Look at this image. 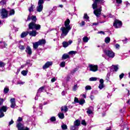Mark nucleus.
Here are the masks:
<instances>
[{
  "label": "nucleus",
  "instance_id": "1",
  "mask_svg": "<svg viewBox=\"0 0 130 130\" xmlns=\"http://www.w3.org/2000/svg\"><path fill=\"white\" fill-rule=\"evenodd\" d=\"M31 20V22L28 24V28L30 29H36V30H40V28H41V26L39 24H36V21H37V18L36 16L32 15L31 13H30L28 16L27 20H26V22H28V21H30Z\"/></svg>",
  "mask_w": 130,
  "mask_h": 130
},
{
  "label": "nucleus",
  "instance_id": "2",
  "mask_svg": "<svg viewBox=\"0 0 130 130\" xmlns=\"http://www.w3.org/2000/svg\"><path fill=\"white\" fill-rule=\"evenodd\" d=\"M70 23H71V20L69 19H68L67 20L65 21L64 23V26L60 28V30L61 31L62 33L61 35L60 38H64L68 35L69 32L72 27L70 25Z\"/></svg>",
  "mask_w": 130,
  "mask_h": 130
},
{
  "label": "nucleus",
  "instance_id": "3",
  "mask_svg": "<svg viewBox=\"0 0 130 130\" xmlns=\"http://www.w3.org/2000/svg\"><path fill=\"white\" fill-rule=\"evenodd\" d=\"M104 53H105L107 56L109 58H113L115 56V53L112 51V50H104Z\"/></svg>",
  "mask_w": 130,
  "mask_h": 130
},
{
  "label": "nucleus",
  "instance_id": "4",
  "mask_svg": "<svg viewBox=\"0 0 130 130\" xmlns=\"http://www.w3.org/2000/svg\"><path fill=\"white\" fill-rule=\"evenodd\" d=\"M81 124V121L79 119L76 120L74 122V125L71 126V130H78L79 125Z\"/></svg>",
  "mask_w": 130,
  "mask_h": 130
},
{
  "label": "nucleus",
  "instance_id": "5",
  "mask_svg": "<svg viewBox=\"0 0 130 130\" xmlns=\"http://www.w3.org/2000/svg\"><path fill=\"white\" fill-rule=\"evenodd\" d=\"M43 4H44V0H39L38 6L37 7V11L39 13L42 12V10H43Z\"/></svg>",
  "mask_w": 130,
  "mask_h": 130
},
{
  "label": "nucleus",
  "instance_id": "6",
  "mask_svg": "<svg viewBox=\"0 0 130 130\" xmlns=\"http://www.w3.org/2000/svg\"><path fill=\"white\" fill-rule=\"evenodd\" d=\"M93 1V3L92 4V8L93 10H95L98 8V4L101 5H103L104 4V0H92Z\"/></svg>",
  "mask_w": 130,
  "mask_h": 130
},
{
  "label": "nucleus",
  "instance_id": "7",
  "mask_svg": "<svg viewBox=\"0 0 130 130\" xmlns=\"http://www.w3.org/2000/svg\"><path fill=\"white\" fill-rule=\"evenodd\" d=\"M16 127H17L18 130H29V128L24 127V124L21 122H16Z\"/></svg>",
  "mask_w": 130,
  "mask_h": 130
},
{
  "label": "nucleus",
  "instance_id": "8",
  "mask_svg": "<svg viewBox=\"0 0 130 130\" xmlns=\"http://www.w3.org/2000/svg\"><path fill=\"white\" fill-rule=\"evenodd\" d=\"M0 15L2 19L8 18V11L5 9L0 10Z\"/></svg>",
  "mask_w": 130,
  "mask_h": 130
},
{
  "label": "nucleus",
  "instance_id": "9",
  "mask_svg": "<svg viewBox=\"0 0 130 130\" xmlns=\"http://www.w3.org/2000/svg\"><path fill=\"white\" fill-rule=\"evenodd\" d=\"M102 11V7L100 6L99 8L94 10L93 11V13L97 17V18H99L100 15H101V12Z\"/></svg>",
  "mask_w": 130,
  "mask_h": 130
},
{
  "label": "nucleus",
  "instance_id": "10",
  "mask_svg": "<svg viewBox=\"0 0 130 130\" xmlns=\"http://www.w3.org/2000/svg\"><path fill=\"white\" fill-rule=\"evenodd\" d=\"M113 26L114 27H115V28H116L117 29L118 28H120V27L122 26V23L121 22V21L116 19L114 21Z\"/></svg>",
  "mask_w": 130,
  "mask_h": 130
},
{
  "label": "nucleus",
  "instance_id": "11",
  "mask_svg": "<svg viewBox=\"0 0 130 130\" xmlns=\"http://www.w3.org/2000/svg\"><path fill=\"white\" fill-rule=\"evenodd\" d=\"M89 71L90 72H97L98 71V66L94 64H89Z\"/></svg>",
  "mask_w": 130,
  "mask_h": 130
},
{
  "label": "nucleus",
  "instance_id": "12",
  "mask_svg": "<svg viewBox=\"0 0 130 130\" xmlns=\"http://www.w3.org/2000/svg\"><path fill=\"white\" fill-rule=\"evenodd\" d=\"M44 90V87L42 86L41 87H40L38 90V92L37 93V95L35 97V100H37V99H38V96H40V93H42V92H43V91Z\"/></svg>",
  "mask_w": 130,
  "mask_h": 130
},
{
  "label": "nucleus",
  "instance_id": "13",
  "mask_svg": "<svg viewBox=\"0 0 130 130\" xmlns=\"http://www.w3.org/2000/svg\"><path fill=\"white\" fill-rule=\"evenodd\" d=\"M11 108H15L16 107V99L15 98H11L10 100Z\"/></svg>",
  "mask_w": 130,
  "mask_h": 130
},
{
  "label": "nucleus",
  "instance_id": "14",
  "mask_svg": "<svg viewBox=\"0 0 130 130\" xmlns=\"http://www.w3.org/2000/svg\"><path fill=\"white\" fill-rule=\"evenodd\" d=\"M71 43H73V41L72 40H70L68 42L64 41L62 42L63 47H64V48L68 47L69 45H71Z\"/></svg>",
  "mask_w": 130,
  "mask_h": 130
},
{
  "label": "nucleus",
  "instance_id": "15",
  "mask_svg": "<svg viewBox=\"0 0 130 130\" xmlns=\"http://www.w3.org/2000/svg\"><path fill=\"white\" fill-rule=\"evenodd\" d=\"M50 66H52V62L48 61L43 66V70H46V69H48V68L50 67Z\"/></svg>",
  "mask_w": 130,
  "mask_h": 130
},
{
  "label": "nucleus",
  "instance_id": "16",
  "mask_svg": "<svg viewBox=\"0 0 130 130\" xmlns=\"http://www.w3.org/2000/svg\"><path fill=\"white\" fill-rule=\"evenodd\" d=\"M94 108L92 107H90L87 109L86 113L88 115H90L91 114H93V110Z\"/></svg>",
  "mask_w": 130,
  "mask_h": 130
},
{
  "label": "nucleus",
  "instance_id": "17",
  "mask_svg": "<svg viewBox=\"0 0 130 130\" xmlns=\"http://www.w3.org/2000/svg\"><path fill=\"white\" fill-rule=\"evenodd\" d=\"M25 52L26 53L29 54V55H31V54H32V50L31 49V48H30V46H27L25 50Z\"/></svg>",
  "mask_w": 130,
  "mask_h": 130
},
{
  "label": "nucleus",
  "instance_id": "18",
  "mask_svg": "<svg viewBox=\"0 0 130 130\" xmlns=\"http://www.w3.org/2000/svg\"><path fill=\"white\" fill-rule=\"evenodd\" d=\"M28 34L30 36L35 37L37 35V32L35 30H32L28 32Z\"/></svg>",
  "mask_w": 130,
  "mask_h": 130
},
{
  "label": "nucleus",
  "instance_id": "19",
  "mask_svg": "<svg viewBox=\"0 0 130 130\" xmlns=\"http://www.w3.org/2000/svg\"><path fill=\"white\" fill-rule=\"evenodd\" d=\"M38 43H39V45H44L46 43V41L44 39L40 40Z\"/></svg>",
  "mask_w": 130,
  "mask_h": 130
},
{
  "label": "nucleus",
  "instance_id": "20",
  "mask_svg": "<svg viewBox=\"0 0 130 130\" xmlns=\"http://www.w3.org/2000/svg\"><path fill=\"white\" fill-rule=\"evenodd\" d=\"M7 110H8V107L6 106H3L0 109V111L3 112H7Z\"/></svg>",
  "mask_w": 130,
  "mask_h": 130
},
{
  "label": "nucleus",
  "instance_id": "21",
  "mask_svg": "<svg viewBox=\"0 0 130 130\" xmlns=\"http://www.w3.org/2000/svg\"><path fill=\"white\" fill-rule=\"evenodd\" d=\"M68 110H69V109L68 108V107L67 106H62L61 108V111H64V112H68Z\"/></svg>",
  "mask_w": 130,
  "mask_h": 130
},
{
  "label": "nucleus",
  "instance_id": "22",
  "mask_svg": "<svg viewBox=\"0 0 130 130\" xmlns=\"http://www.w3.org/2000/svg\"><path fill=\"white\" fill-rule=\"evenodd\" d=\"M29 34L28 31H23L20 35L21 38H24L27 35Z\"/></svg>",
  "mask_w": 130,
  "mask_h": 130
},
{
  "label": "nucleus",
  "instance_id": "23",
  "mask_svg": "<svg viewBox=\"0 0 130 130\" xmlns=\"http://www.w3.org/2000/svg\"><path fill=\"white\" fill-rule=\"evenodd\" d=\"M8 46V45L5 42H1V48H6Z\"/></svg>",
  "mask_w": 130,
  "mask_h": 130
},
{
  "label": "nucleus",
  "instance_id": "24",
  "mask_svg": "<svg viewBox=\"0 0 130 130\" xmlns=\"http://www.w3.org/2000/svg\"><path fill=\"white\" fill-rule=\"evenodd\" d=\"M58 116L60 119H63L64 118V114L63 113H59Z\"/></svg>",
  "mask_w": 130,
  "mask_h": 130
},
{
  "label": "nucleus",
  "instance_id": "25",
  "mask_svg": "<svg viewBox=\"0 0 130 130\" xmlns=\"http://www.w3.org/2000/svg\"><path fill=\"white\" fill-rule=\"evenodd\" d=\"M67 58H70V55L68 54H64L62 56V59H67Z\"/></svg>",
  "mask_w": 130,
  "mask_h": 130
},
{
  "label": "nucleus",
  "instance_id": "26",
  "mask_svg": "<svg viewBox=\"0 0 130 130\" xmlns=\"http://www.w3.org/2000/svg\"><path fill=\"white\" fill-rule=\"evenodd\" d=\"M38 46H39L38 42L33 43V47L35 49H37V48H38Z\"/></svg>",
  "mask_w": 130,
  "mask_h": 130
},
{
  "label": "nucleus",
  "instance_id": "27",
  "mask_svg": "<svg viewBox=\"0 0 130 130\" xmlns=\"http://www.w3.org/2000/svg\"><path fill=\"white\" fill-rule=\"evenodd\" d=\"M34 8H35V7L34 6V5H31L30 7L28 9V11L30 13H31V12H33L34 10Z\"/></svg>",
  "mask_w": 130,
  "mask_h": 130
},
{
  "label": "nucleus",
  "instance_id": "28",
  "mask_svg": "<svg viewBox=\"0 0 130 130\" xmlns=\"http://www.w3.org/2000/svg\"><path fill=\"white\" fill-rule=\"evenodd\" d=\"M18 48L20 49V50H24V49H25V46L21 44H19Z\"/></svg>",
  "mask_w": 130,
  "mask_h": 130
},
{
  "label": "nucleus",
  "instance_id": "29",
  "mask_svg": "<svg viewBox=\"0 0 130 130\" xmlns=\"http://www.w3.org/2000/svg\"><path fill=\"white\" fill-rule=\"evenodd\" d=\"M82 40L83 42L86 43L87 42H88V41H89V39L87 37H84L83 38Z\"/></svg>",
  "mask_w": 130,
  "mask_h": 130
},
{
  "label": "nucleus",
  "instance_id": "30",
  "mask_svg": "<svg viewBox=\"0 0 130 130\" xmlns=\"http://www.w3.org/2000/svg\"><path fill=\"white\" fill-rule=\"evenodd\" d=\"M110 40H111V39L109 37H106L105 39V43L108 44V43H109V42H110Z\"/></svg>",
  "mask_w": 130,
  "mask_h": 130
},
{
  "label": "nucleus",
  "instance_id": "31",
  "mask_svg": "<svg viewBox=\"0 0 130 130\" xmlns=\"http://www.w3.org/2000/svg\"><path fill=\"white\" fill-rule=\"evenodd\" d=\"M9 15V16H13V15H15V10L14 9L11 10Z\"/></svg>",
  "mask_w": 130,
  "mask_h": 130
},
{
  "label": "nucleus",
  "instance_id": "32",
  "mask_svg": "<svg viewBox=\"0 0 130 130\" xmlns=\"http://www.w3.org/2000/svg\"><path fill=\"white\" fill-rule=\"evenodd\" d=\"M110 73H108L107 74L106 77V80L107 81V82H108L110 80Z\"/></svg>",
  "mask_w": 130,
  "mask_h": 130
},
{
  "label": "nucleus",
  "instance_id": "33",
  "mask_svg": "<svg viewBox=\"0 0 130 130\" xmlns=\"http://www.w3.org/2000/svg\"><path fill=\"white\" fill-rule=\"evenodd\" d=\"M61 127L63 130L68 129V126L64 124L61 125Z\"/></svg>",
  "mask_w": 130,
  "mask_h": 130
},
{
  "label": "nucleus",
  "instance_id": "34",
  "mask_svg": "<svg viewBox=\"0 0 130 130\" xmlns=\"http://www.w3.org/2000/svg\"><path fill=\"white\" fill-rule=\"evenodd\" d=\"M27 74H28V71L23 70L21 72V74L23 76H27Z\"/></svg>",
  "mask_w": 130,
  "mask_h": 130
},
{
  "label": "nucleus",
  "instance_id": "35",
  "mask_svg": "<svg viewBox=\"0 0 130 130\" xmlns=\"http://www.w3.org/2000/svg\"><path fill=\"white\" fill-rule=\"evenodd\" d=\"M85 89L86 91H88V90H92V87L90 85H87L85 86Z\"/></svg>",
  "mask_w": 130,
  "mask_h": 130
},
{
  "label": "nucleus",
  "instance_id": "36",
  "mask_svg": "<svg viewBox=\"0 0 130 130\" xmlns=\"http://www.w3.org/2000/svg\"><path fill=\"white\" fill-rule=\"evenodd\" d=\"M60 67H61V68H64L66 67V62L62 61L60 64Z\"/></svg>",
  "mask_w": 130,
  "mask_h": 130
},
{
  "label": "nucleus",
  "instance_id": "37",
  "mask_svg": "<svg viewBox=\"0 0 130 130\" xmlns=\"http://www.w3.org/2000/svg\"><path fill=\"white\" fill-rule=\"evenodd\" d=\"M89 81L90 82L97 81V78H96V77H91L90 78H89Z\"/></svg>",
  "mask_w": 130,
  "mask_h": 130
},
{
  "label": "nucleus",
  "instance_id": "38",
  "mask_svg": "<svg viewBox=\"0 0 130 130\" xmlns=\"http://www.w3.org/2000/svg\"><path fill=\"white\" fill-rule=\"evenodd\" d=\"M80 105H83L85 103V100L84 99H81L79 102Z\"/></svg>",
  "mask_w": 130,
  "mask_h": 130
},
{
  "label": "nucleus",
  "instance_id": "39",
  "mask_svg": "<svg viewBox=\"0 0 130 130\" xmlns=\"http://www.w3.org/2000/svg\"><path fill=\"white\" fill-rule=\"evenodd\" d=\"M83 18L86 20H89V16H88L87 13L84 14Z\"/></svg>",
  "mask_w": 130,
  "mask_h": 130
},
{
  "label": "nucleus",
  "instance_id": "40",
  "mask_svg": "<svg viewBox=\"0 0 130 130\" xmlns=\"http://www.w3.org/2000/svg\"><path fill=\"white\" fill-rule=\"evenodd\" d=\"M99 89H100V90L103 89V88H104V84H100L99 86Z\"/></svg>",
  "mask_w": 130,
  "mask_h": 130
},
{
  "label": "nucleus",
  "instance_id": "41",
  "mask_svg": "<svg viewBox=\"0 0 130 130\" xmlns=\"http://www.w3.org/2000/svg\"><path fill=\"white\" fill-rule=\"evenodd\" d=\"M5 116V114L3 112H2V111H0V118H2V117H4Z\"/></svg>",
  "mask_w": 130,
  "mask_h": 130
},
{
  "label": "nucleus",
  "instance_id": "42",
  "mask_svg": "<svg viewBox=\"0 0 130 130\" xmlns=\"http://www.w3.org/2000/svg\"><path fill=\"white\" fill-rule=\"evenodd\" d=\"M76 53H77V52L74 51H71L68 53L69 54H72V55H74V54L75 55L76 54Z\"/></svg>",
  "mask_w": 130,
  "mask_h": 130
},
{
  "label": "nucleus",
  "instance_id": "43",
  "mask_svg": "<svg viewBox=\"0 0 130 130\" xmlns=\"http://www.w3.org/2000/svg\"><path fill=\"white\" fill-rule=\"evenodd\" d=\"M113 69L114 70L115 72H117V70H118V66H114Z\"/></svg>",
  "mask_w": 130,
  "mask_h": 130
},
{
  "label": "nucleus",
  "instance_id": "44",
  "mask_svg": "<svg viewBox=\"0 0 130 130\" xmlns=\"http://www.w3.org/2000/svg\"><path fill=\"white\" fill-rule=\"evenodd\" d=\"M5 66H6V63H5L4 62H0V68H3V67Z\"/></svg>",
  "mask_w": 130,
  "mask_h": 130
},
{
  "label": "nucleus",
  "instance_id": "45",
  "mask_svg": "<svg viewBox=\"0 0 130 130\" xmlns=\"http://www.w3.org/2000/svg\"><path fill=\"white\" fill-rule=\"evenodd\" d=\"M9 90V88L5 87L4 88V93H8Z\"/></svg>",
  "mask_w": 130,
  "mask_h": 130
},
{
  "label": "nucleus",
  "instance_id": "46",
  "mask_svg": "<svg viewBox=\"0 0 130 130\" xmlns=\"http://www.w3.org/2000/svg\"><path fill=\"white\" fill-rule=\"evenodd\" d=\"M23 120V119L22 118V117H18V119L17 120L16 122H21V121H22Z\"/></svg>",
  "mask_w": 130,
  "mask_h": 130
},
{
  "label": "nucleus",
  "instance_id": "47",
  "mask_svg": "<svg viewBox=\"0 0 130 130\" xmlns=\"http://www.w3.org/2000/svg\"><path fill=\"white\" fill-rule=\"evenodd\" d=\"M77 89H78V84H75L73 87V91H76Z\"/></svg>",
  "mask_w": 130,
  "mask_h": 130
},
{
  "label": "nucleus",
  "instance_id": "48",
  "mask_svg": "<svg viewBox=\"0 0 130 130\" xmlns=\"http://www.w3.org/2000/svg\"><path fill=\"white\" fill-rule=\"evenodd\" d=\"M50 120H51V121H55V120H56V119H55V117H51L50 119Z\"/></svg>",
  "mask_w": 130,
  "mask_h": 130
},
{
  "label": "nucleus",
  "instance_id": "49",
  "mask_svg": "<svg viewBox=\"0 0 130 130\" xmlns=\"http://www.w3.org/2000/svg\"><path fill=\"white\" fill-rule=\"evenodd\" d=\"M79 102L80 101H79V99L75 97V99H74V102H75V103H79Z\"/></svg>",
  "mask_w": 130,
  "mask_h": 130
},
{
  "label": "nucleus",
  "instance_id": "50",
  "mask_svg": "<svg viewBox=\"0 0 130 130\" xmlns=\"http://www.w3.org/2000/svg\"><path fill=\"white\" fill-rule=\"evenodd\" d=\"M81 124H83V125H87V124L86 123V121H85L84 120H83L81 121Z\"/></svg>",
  "mask_w": 130,
  "mask_h": 130
},
{
  "label": "nucleus",
  "instance_id": "51",
  "mask_svg": "<svg viewBox=\"0 0 130 130\" xmlns=\"http://www.w3.org/2000/svg\"><path fill=\"white\" fill-rule=\"evenodd\" d=\"M116 2L117 3V4L119 5V4H121V3H122V0H116Z\"/></svg>",
  "mask_w": 130,
  "mask_h": 130
},
{
  "label": "nucleus",
  "instance_id": "52",
  "mask_svg": "<svg viewBox=\"0 0 130 130\" xmlns=\"http://www.w3.org/2000/svg\"><path fill=\"white\" fill-rule=\"evenodd\" d=\"M4 101H5L4 99L0 98V105H2L4 103Z\"/></svg>",
  "mask_w": 130,
  "mask_h": 130
},
{
  "label": "nucleus",
  "instance_id": "53",
  "mask_svg": "<svg viewBox=\"0 0 130 130\" xmlns=\"http://www.w3.org/2000/svg\"><path fill=\"white\" fill-rule=\"evenodd\" d=\"M25 82H17V85H24Z\"/></svg>",
  "mask_w": 130,
  "mask_h": 130
},
{
  "label": "nucleus",
  "instance_id": "54",
  "mask_svg": "<svg viewBox=\"0 0 130 130\" xmlns=\"http://www.w3.org/2000/svg\"><path fill=\"white\" fill-rule=\"evenodd\" d=\"M80 26H85V21H82L81 23H80Z\"/></svg>",
  "mask_w": 130,
  "mask_h": 130
},
{
  "label": "nucleus",
  "instance_id": "55",
  "mask_svg": "<svg viewBox=\"0 0 130 130\" xmlns=\"http://www.w3.org/2000/svg\"><path fill=\"white\" fill-rule=\"evenodd\" d=\"M99 25V22H94L92 23V26H97Z\"/></svg>",
  "mask_w": 130,
  "mask_h": 130
},
{
  "label": "nucleus",
  "instance_id": "56",
  "mask_svg": "<svg viewBox=\"0 0 130 130\" xmlns=\"http://www.w3.org/2000/svg\"><path fill=\"white\" fill-rule=\"evenodd\" d=\"M13 123H14V121L13 119H12L11 121L9 122V125H11V124H13Z\"/></svg>",
  "mask_w": 130,
  "mask_h": 130
},
{
  "label": "nucleus",
  "instance_id": "57",
  "mask_svg": "<svg viewBox=\"0 0 130 130\" xmlns=\"http://www.w3.org/2000/svg\"><path fill=\"white\" fill-rule=\"evenodd\" d=\"M120 46L119 44H116L115 45V48H117V49H119Z\"/></svg>",
  "mask_w": 130,
  "mask_h": 130
},
{
  "label": "nucleus",
  "instance_id": "58",
  "mask_svg": "<svg viewBox=\"0 0 130 130\" xmlns=\"http://www.w3.org/2000/svg\"><path fill=\"white\" fill-rule=\"evenodd\" d=\"M98 34H103L104 35L105 34V32L103 31H100L98 32Z\"/></svg>",
  "mask_w": 130,
  "mask_h": 130
},
{
  "label": "nucleus",
  "instance_id": "59",
  "mask_svg": "<svg viewBox=\"0 0 130 130\" xmlns=\"http://www.w3.org/2000/svg\"><path fill=\"white\" fill-rule=\"evenodd\" d=\"M124 76V74L123 73H122L121 75H119L120 79H122Z\"/></svg>",
  "mask_w": 130,
  "mask_h": 130
},
{
  "label": "nucleus",
  "instance_id": "60",
  "mask_svg": "<svg viewBox=\"0 0 130 130\" xmlns=\"http://www.w3.org/2000/svg\"><path fill=\"white\" fill-rule=\"evenodd\" d=\"M94 96L93 95H90V99H91V100L93 101L94 100Z\"/></svg>",
  "mask_w": 130,
  "mask_h": 130
},
{
  "label": "nucleus",
  "instance_id": "61",
  "mask_svg": "<svg viewBox=\"0 0 130 130\" xmlns=\"http://www.w3.org/2000/svg\"><path fill=\"white\" fill-rule=\"evenodd\" d=\"M100 84H104V80L103 79H100Z\"/></svg>",
  "mask_w": 130,
  "mask_h": 130
},
{
  "label": "nucleus",
  "instance_id": "62",
  "mask_svg": "<svg viewBox=\"0 0 130 130\" xmlns=\"http://www.w3.org/2000/svg\"><path fill=\"white\" fill-rule=\"evenodd\" d=\"M56 80V79H55V78H53L51 79V82L52 83H54V82H55Z\"/></svg>",
  "mask_w": 130,
  "mask_h": 130
},
{
  "label": "nucleus",
  "instance_id": "63",
  "mask_svg": "<svg viewBox=\"0 0 130 130\" xmlns=\"http://www.w3.org/2000/svg\"><path fill=\"white\" fill-rule=\"evenodd\" d=\"M61 94L63 96H64V95H66V91H63Z\"/></svg>",
  "mask_w": 130,
  "mask_h": 130
},
{
  "label": "nucleus",
  "instance_id": "64",
  "mask_svg": "<svg viewBox=\"0 0 130 130\" xmlns=\"http://www.w3.org/2000/svg\"><path fill=\"white\" fill-rule=\"evenodd\" d=\"M76 72H77V69L73 70L72 73H76Z\"/></svg>",
  "mask_w": 130,
  "mask_h": 130
}]
</instances>
